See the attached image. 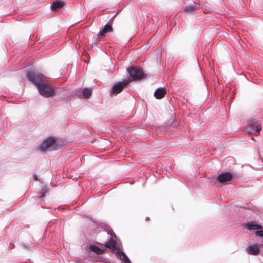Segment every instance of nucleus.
I'll use <instances>...</instances> for the list:
<instances>
[{
    "label": "nucleus",
    "instance_id": "nucleus-1",
    "mask_svg": "<svg viewBox=\"0 0 263 263\" xmlns=\"http://www.w3.org/2000/svg\"><path fill=\"white\" fill-rule=\"evenodd\" d=\"M28 78L36 87L43 82H46L47 78L43 74L30 71L27 74Z\"/></svg>",
    "mask_w": 263,
    "mask_h": 263
},
{
    "label": "nucleus",
    "instance_id": "nucleus-2",
    "mask_svg": "<svg viewBox=\"0 0 263 263\" xmlns=\"http://www.w3.org/2000/svg\"><path fill=\"white\" fill-rule=\"evenodd\" d=\"M40 93L45 97L52 96L54 94L53 88L46 82H43L37 87Z\"/></svg>",
    "mask_w": 263,
    "mask_h": 263
},
{
    "label": "nucleus",
    "instance_id": "nucleus-3",
    "mask_svg": "<svg viewBox=\"0 0 263 263\" xmlns=\"http://www.w3.org/2000/svg\"><path fill=\"white\" fill-rule=\"evenodd\" d=\"M127 71L133 80H139L145 77L143 70L138 67L132 66L127 69Z\"/></svg>",
    "mask_w": 263,
    "mask_h": 263
},
{
    "label": "nucleus",
    "instance_id": "nucleus-4",
    "mask_svg": "<svg viewBox=\"0 0 263 263\" xmlns=\"http://www.w3.org/2000/svg\"><path fill=\"white\" fill-rule=\"evenodd\" d=\"M56 143V140L54 138L50 137L44 141L40 146V149L42 151L47 150H51L53 149V145Z\"/></svg>",
    "mask_w": 263,
    "mask_h": 263
},
{
    "label": "nucleus",
    "instance_id": "nucleus-5",
    "mask_svg": "<svg viewBox=\"0 0 263 263\" xmlns=\"http://www.w3.org/2000/svg\"><path fill=\"white\" fill-rule=\"evenodd\" d=\"M130 80H125L122 82L116 84L111 89V93L113 94H118L121 92L123 89L130 82Z\"/></svg>",
    "mask_w": 263,
    "mask_h": 263
},
{
    "label": "nucleus",
    "instance_id": "nucleus-6",
    "mask_svg": "<svg viewBox=\"0 0 263 263\" xmlns=\"http://www.w3.org/2000/svg\"><path fill=\"white\" fill-rule=\"evenodd\" d=\"M232 179V175L229 172L221 173L217 177V180L221 183H225Z\"/></svg>",
    "mask_w": 263,
    "mask_h": 263
},
{
    "label": "nucleus",
    "instance_id": "nucleus-7",
    "mask_svg": "<svg viewBox=\"0 0 263 263\" xmlns=\"http://www.w3.org/2000/svg\"><path fill=\"white\" fill-rule=\"evenodd\" d=\"M246 251L249 254L253 255H258L259 253V249L257 245L248 247Z\"/></svg>",
    "mask_w": 263,
    "mask_h": 263
},
{
    "label": "nucleus",
    "instance_id": "nucleus-8",
    "mask_svg": "<svg viewBox=\"0 0 263 263\" xmlns=\"http://www.w3.org/2000/svg\"><path fill=\"white\" fill-rule=\"evenodd\" d=\"M104 246L106 248L113 249L117 251L120 250L119 247L117 246L116 241L111 238L109 241L106 242Z\"/></svg>",
    "mask_w": 263,
    "mask_h": 263
},
{
    "label": "nucleus",
    "instance_id": "nucleus-9",
    "mask_svg": "<svg viewBox=\"0 0 263 263\" xmlns=\"http://www.w3.org/2000/svg\"><path fill=\"white\" fill-rule=\"evenodd\" d=\"M116 256L120 260L123 261L124 263H131L130 260L126 255V254L123 252H120L119 250L116 252Z\"/></svg>",
    "mask_w": 263,
    "mask_h": 263
},
{
    "label": "nucleus",
    "instance_id": "nucleus-10",
    "mask_svg": "<svg viewBox=\"0 0 263 263\" xmlns=\"http://www.w3.org/2000/svg\"><path fill=\"white\" fill-rule=\"evenodd\" d=\"M166 94V90L164 88H158L154 93V96L156 99H161L163 98Z\"/></svg>",
    "mask_w": 263,
    "mask_h": 263
},
{
    "label": "nucleus",
    "instance_id": "nucleus-11",
    "mask_svg": "<svg viewBox=\"0 0 263 263\" xmlns=\"http://www.w3.org/2000/svg\"><path fill=\"white\" fill-rule=\"evenodd\" d=\"M112 30V27L111 25L107 24L105 25L103 29L99 32V34L101 36H105V33L107 32H111Z\"/></svg>",
    "mask_w": 263,
    "mask_h": 263
},
{
    "label": "nucleus",
    "instance_id": "nucleus-12",
    "mask_svg": "<svg viewBox=\"0 0 263 263\" xmlns=\"http://www.w3.org/2000/svg\"><path fill=\"white\" fill-rule=\"evenodd\" d=\"M246 227L249 230H259L261 228L260 225H258L254 223L253 222H250L246 223Z\"/></svg>",
    "mask_w": 263,
    "mask_h": 263
},
{
    "label": "nucleus",
    "instance_id": "nucleus-13",
    "mask_svg": "<svg viewBox=\"0 0 263 263\" xmlns=\"http://www.w3.org/2000/svg\"><path fill=\"white\" fill-rule=\"evenodd\" d=\"M64 5L63 2L60 1H57L53 3L52 5V9L53 10H57L58 9L62 8Z\"/></svg>",
    "mask_w": 263,
    "mask_h": 263
},
{
    "label": "nucleus",
    "instance_id": "nucleus-14",
    "mask_svg": "<svg viewBox=\"0 0 263 263\" xmlns=\"http://www.w3.org/2000/svg\"><path fill=\"white\" fill-rule=\"evenodd\" d=\"M251 130L253 132L259 133L261 129V126L259 124H257V123L255 124H250Z\"/></svg>",
    "mask_w": 263,
    "mask_h": 263
},
{
    "label": "nucleus",
    "instance_id": "nucleus-15",
    "mask_svg": "<svg viewBox=\"0 0 263 263\" xmlns=\"http://www.w3.org/2000/svg\"><path fill=\"white\" fill-rule=\"evenodd\" d=\"M92 91L91 89L88 88H85L83 91V95L84 98L87 99L90 97V96L91 95Z\"/></svg>",
    "mask_w": 263,
    "mask_h": 263
},
{
    "label": "nucleus",
    "instance_id": "nucleus-16",
    "mask_svg": "<svg viewBox=\"0 0 263 263\" xmlns=\"http://www.w3.org/2000/svg\"><path fill=\"white\" fill-rule=\"evenodd\" d=\"M90 249L92 251L96 252L98 254H101L103 253V251L101 249L95 245L90 246Z\"/></svg>",
    "mask_w": 263,
    "mask_h": 263
},
{
    "label": "nucleus",
    "instance_id": "nucleus-17",
    "mask_svg": "<svg viewBox=\"0 0 263 263\" xmlns=\"http://www.w3.org/2000/svg\"><path fill=\"white\" fill-rule=\"evenodd\" d=\"M195 10V8L193 6H187L184 9L185 12L190 13Z\"/></svg>",
    "mask_w": 263,
    "mask_h": 263
},
{
    "label": "nucleus",
    "instance_id": "nucleus-18",
    "mask_svg": "<svg viewBox=\"0 0 263 263\" xmlns=\"http://www.w3.org/2000/svg\"><path fill=\"white\" fill-rule=\"evenodd\" d=\"M48 189L47 187H44L41 190V194L40 196L41 198H43L45 196L46 193H47Z\"/></svg>",
    "mask_w": 263,
    "mask_h": 263
},
{
    "label": "nucleus",
    "instance_id": "nucleus-19",
    "mask_svg": "<svg viewBox=\"0 0 263 263\" xmlns=\"http://www.w3.org/2000/svg\"><path fill=\"white\" fill-rule=\"evenodd\" d=\"M255 234L257 236L263 237V230L257 231Z\"/></svg>",
    "mask_w": 263,
    "mask_h": 263
},
{
    "label": "nucleus",
    "instance_id": "nucleus-20",
    "mask_svg": "<svg viewBox=\"0 0 263 263\" xmlns=\"http://www.w3.org/2000/svg\"><path fill=\"white\" fill-rule=\"evenodd\" d=\"M33 178H34V179L35 180H38L37 176V175H34V177H33Z\"/></svg>",
    "mask_w": 263,
    "mask_h": 263
},
{
    "label": "nucleus",
    "instance_id": "nucleus-21",
    "mask_svg": "<svg viewBox=\"0 0 263 263\" xmlns=\"http://www.w3.org/2000/svg\"><path fill=\"white\" fill-rule=\"evenodd\" d=\"M116 15H114V16H113V17H112L110 20V22H112V21L114 20V19L115 18V17H116Z\"/></svg>",
    "mask_w": 263,
    "mask_h": 263
},
{
    "label": "nucleus",
    "instance_id": "nucleus-22",
    "mask_svg": "<svg viewBox=\"0 0 263 263\" xmlns=\"http://www.w3.org/2000/svg\"><path fill=\"white\" fill-rule=\"evenodd\" d=\"M147 219L148 220H149V219L148 217H147Z\"/></svg>",
    "mask_w": 263,
    "mask_h": 263
}]
</instances>
